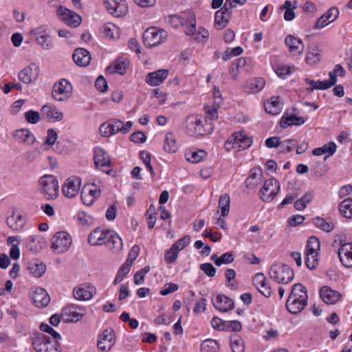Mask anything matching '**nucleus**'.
<instances>
[{"label":"nucleus","instance_id":"2","mask_svg":"<svg viewBox=\"0 0 352 352\" xmlns=\"http://www.w3.org/2000/svg\"><path fill=\"white\" fill-rule=\"evenodd\" d=\"M132 125L133 123L131 121L124 123L120 120H111L102 124L99 128V132L105 138L113 135L118 132L125 134L129 132Z\"/></svg>","mask_w":352,"mask_h":352},{"label":"nucleus","instance_id":"31","mask_svg":"<svg viewBox=\"0 0 352 352\" xmlns=\"http://www.w3.org/2000/svg\"><path fill=\"white\" fill-rule=\"evenodd\" d=\"M106 247L116 253L122 249L123 243L122 239L116 232L111 231L105 243Z\"/></svg>","mask_w":352,"mask_h":352},{"label":"nucleus","instance_id":"23","mask_svg":"<svg viewBox=\"0 0 352 352\" xmlns=\"http://www.w3.org/2000/svg\"><path fill=\"white\" fill-rule=\"evenodd\" d=\"M110 232L97 228L89 234L88 243L93 246L105 245Z\"/></svg>","mask_w":352,"mask_h":352},{"label":"nucleus","instance_id":"57","mask_svg":"<svg viewBox=\"0 0 352 352\" xmlns=\"http://www.w3.org/2000/svg\"><path fill=\"white\" fill-rule=\"evenodd\" d=\"M179 252L172 245L171 248L166 250L164 254V260L168 264L173 263L177 258Z\"/></svg>","mask_w":352,"mask_h":352},{"label":"nucleus","instance_id":"64","mask_svg":"<svg viewBox=\"0 0 352 352\" xmlns=\"http://www.w3.org/2000/svg\"><path fill=\"white\" fill-rule=\"evenodd\" d=\"M140 248L138 245H133L129 251L128 258L125 263L132 265L140 254Z\"/></svg>","mask_w":352,"mask_h":352},{"label":"nucleus","instance_id":"51","mask_svg":"<svg viewBox=\"0 0 352 352\" xmlns=\"http://www.w3.org/2000/svg\"><path fill=\"white\" fill-rule=\"evenodd\" d=\"M230 342L232 352H244L245 344L241 337L234 335L230 338Z\"/></svg>","mask_w":352,"mask_h":352},{"label":"nucleus","instance_id":"29","mask_svg":"<svg viewBox=\"0 0 352 352\" xmlns=\"http://www.w3.org/2000/svg\"><path fill=\"white\" fill-rule=\"evenodd\" d=\"M73 59L78 66L86 67L89 64L91 58L89 51L84 48H78L74 52Z\"/></svg>","mask_w":352,"mask_h":352},{"label":"nucleus","instance_id":"52","mask_svg":"<svg viewBox=\"0 0 352 352\" xmlns=\"http://www.w3.org/2000/svg\"><path fill=\"white\" fill-rule=\"evenodd\" d=\"M252 143V139L248 136L243 135L242 133L236 134L234 138V144L242 149L250 147Z\"/></svg>","mask_w":352,"mask_h":352},{"label":"nucleus","instance_id":"13","mask_svg":"<svg viewBox=\"0 0 352 352\" xmlns=\"http://www.w3.org/2000/svg\"><path fill=\"white\" fill-rule=\"evenodd\" d=\"M116 342V333L111 328L104 329L99 336L98 347L102 352L109 351Z\"/></svg>","mask_w":352,"mask_h":352},{"label":"nucleus","instance_id":"35","mask_svg":"<svg viewBox=\"0 0 352 352\" xmlns=\"http://www.w3.org/2000/svg\"><path fill=\"white\" fill-rule=\"evenodd\" d=\"M94 162L98 168L109 166L110 158L108 153L102 148H96L95 150Z\"/></svg>","mask_w":352,"mask_h":352},{"label":"nucleus","instance_id":"28","mask_svg":"<svg viewBox=\"0 0 352 352\" xmlns=\"http://www.w3.org/2000/svg\"><path fill=\"white\" fill-rule=\"evenodd\" d=\"M265 85V81L263 78H251L247 80L244 85V91L247 94H256L261 91Z\"/></svg>","mask_w":352,"mask_h":352},{"label":"nucleus","instance_id":"53","mask_svg":"<svg viewBox=\"0 0 352 352\" xmlns=\"http://www.w3.org/2000/svg\"><path fill=\"white\" fill-rule=\"evenodd\" d=\"M219 349V343L213 339L204 340L201 345L202 352H217Z\"/></svg>","mask_w":352,"mask_h":352},{"label":"nucleus","instance_id":"40","mask_svg":"<svg viewBox=\"0 0 352 352\" xmlns=\"http://www.w3.org/2000/svg\"><path fill=\"white\" fill-rule=\"evenodd\" d=\"M26 247L32 252H38L43 249V241L38 236H30L28 239Z\"/></svg>","mask_w":352,"mask_h":352},{"label":"nucleus","instance_id":"17","mask_svg":"<svg viewBox=\"0 0 352 352\" xmlns=\"http://www.w3.org/2000/svg\"><path fill=\"white\" fill-rule=\"evenodd\" d=\"M339 13L337 8L331 7L316 21L314 28L320 30L326 27L337 19Z\"/></svg>","mask_w":352,"mask_h":352},{"label":"nucleus","instance_id":"12","mask_svg":"<svg viewBox=\"0 0 352 352\" xmlns=\"http://www.w3.org/2000/svg\"><path fill=\"white\" fill-rule=\"evenodd\" d=\"M103 3L107 12L114 16H124L128 12L126 0H103Z\"/></svg>","mask_w":352,"mask_h":352},{"label":"nucleus","instance_id":"54","mask_svg":"<svg viewBox=\"0 0 352 352\" xmlns=\"http://www.w3.org/2000/svg\"><path fill=\"white\" fill-rule=\"evenodd\" d=\"M345 74L344 69L340 65H336L333 70L329 73V79L328 80L329 83H333V85H334L337 82V76H344Z\"/></svg>","mask_w":352,"mask_h":352},{"label":"nucleus","instance_id":"60","mask_svg":"<svg viewBox=\"0 0 352 352\" xmlns=\"http://www.w3.org/2000/svg\"><path fill=\"white\" fill-rule=\"evenodd\" d=\"M186 18H183L178 15H170L167 18L168 22L173 28H178L180 25H184Z\"/></svg>","mask_w":352,"mask_h":352},{"label":"nucleus","instance_id":"56","mask_svg":"<svg viewBox=\"0 0 352 352\" xmlns=\"http://www.w3.org/2000/svg\"><path fill=\"white\" fill-rule=\"evenodd\" d=\"M103 34L107 38H115L118 35V28L112 23L105 24L103 27Z\"/></svg>","mask_w":352,"mask_h":352},{"label":"nucleus","instance_id":"46","mask_svg":"<svg viewBox=\"0 0 352 352\" xmlns=\"http://www.w3.org/2000/svg\"><path fill=\"white\" fill-rule=\"evenodd\" d=\"M184 25H186V34L195 35L196 33V19L194 13L189 12L187 14Z\"/></svg>","mask_w":352,"mask_h":352},{"label":"nucleus","instance_id":"45","mask_svg":"<svg viewBox=\"0 0 352 352\" xmlns=\"http://www.w3.org/2000/svg\"><path fill=\"white\" fill-rule=\"evenodd\" d=\"M230 15L220 9L217 11L214 16V22L219 29H222L228 23Z\"/></svg>","mask_w":352,"mask_h":352},{"label":"nucleus","instance_id":"41","mask_svg":"<svg viewBox=\"0 0 352 352\" xmlns=\"http://www.w3.org/2000/svg\"><path fill=\"white\" fill-rule=\"evenodd\" d=\"M305 82L311 86L307 89V91L309 92L313 91L314 89L325 90L333 86V83H329V80L315 81L306 78Z\"/></svg>","mask_w":352,"mask_h":352},{"label":"nucleus","instance_id":"19","mask_svg":"<svg viewBox=\"0 0 352 352\" xmlns=\"http://www.w3.org/2000/svg\"><path fill=\"white\" fill-rule=\"evenodd\" d=\"M39 75V67L35 63L30 64L19 74L20 80L25 84H30L36 80Z\"/></svg>","mask_w":352,"mask_h":352},{"label":"nucleus","instance_id":"47","mask_svg":"<svg viewBox=\"0 0 352 352\" xmlns=\"http://www.w3.org/2000/svg\"><path fill=\"white\" fill-rule=\"evenodd\" d=\"M339 210L346 218H352V198H346L339 206Z\"/></svg>","mask_w":352,"mask_h":352},{"label":"nucleus","instance_id":"26","mask_svg":"<svg viewBox=\"0 0 352 352\" xmlns=\"http://www.w3.org/2000/svg\"><path fill=\"white\" fill-rule=\"evenodd\" d=\"M31 298L34 304L38 307H45L50 301V296L47 292L41 287L36 288L32 293Z\"/></svg>","mask_w":352,"mask_h":352},{"label":"nucleus","instance_id":"42","mask_svg":"<svg viewBox=\"0 0 352 352\" xmlns=\"http://www.w3.org/2000/svg\"><path fill=\"white\" fill-rule=\"evenodd\" d=\"M265 109L267 113L272 115L278 114L281 109V104L279 102V97H272L270 102L265 104Z\"/></svg>","mask_w":352,"mask_h":352},{"label":"nucleus","instance_id":"10","mask_svg":"<svg viewBox=\"0 0 352 352\" xmlns=\"http://www.w3.org/2000/svg\"><path fill=\"white\" fill-rule=\"evenodd\" d=\"M279 190L280 184L276 179H267L259 191L260 198L265 202H270L278 195Z\"/></svg>","mask_w":352,"mask_h":352},{"label":"nucleus","instance_id":"49","mask_svg":"<svg viewBox=\"0 0 352 352\" xmlns=\"http://www.w3.org/2000/svg\"><path fill=\"white\" fill-rule=\"evenodd\" d=\"M211 260L217 266H221L223 264H229L233 262L234 257L231 252H226L221 256L214 254L211 256Z\"/></svg>","mask_w":352,"mask_h":352},{"label":"nucleus","instance_id":"39","mask_svg":"<svg viewBox=\"0 0 352 352\" xmlns=\"http://www.w3.org/2000/svg\"><path fill=\"white\" fill-rule=\"evenodd\" d=\"M312 223L316 227L326 232H330L334 229V223L331 221L320 217L314 218Z\"/></svg>","mask_w":352,"mask_h":352},{"label":"nucleus","instance_id":"24","mask_svg":"<svg viewBox=\"0 0 352 352\" xmlns=\"http://www.w3.org/2000/svg\"><path fill=\"white\" fill-rule=\"evenodd\" d=\"M168 70L166 69H158L148 73L145 78L146 82L153 87L161 85L168 76Z\"/></svg>","mask_w":352,"mask_h":352},{"label":"nucleus","instance_id":"6","mask_svg":"<svg viewBox=\"0 0 352 352\" xmlns=\"http://www.w3.org/2000/svg\"><path fill=\"white\" fill-rule=\"evenodd\" d=\"M320 249V243L316 236L309 238L307 243L306 261L307 267L314 270L318 265V252Z\"/></svg>","mask_w":352,"mask_h":352},{"label":"nucleus","instance_id":"61","mask_svg":"<svg viewBox=\"0 0 352 352\" xmlns=\"http://www.w3.org/2000/svg\"><path fill=\"white\" fill-rule=\"evenodd\" d=\"M298 142L294 139H288L280 142V146L283 151L290 152L297 146Z\"/></svg>","mask_w":352,"mask_h":352},{"label":"nucleus","instance_id":"14","mask_svg":"<svg viewBox=\"0 0 352 352\" xmlns=\"http://www.w3.org/2000/svg\"><path fill=\"white\" fill-rule=\"evenodd\" d=\"M100 193V189L96 184H87L82 187L81 191L82 201L87 206H91Z\"/></svg>","mask_w":352,"mask_h":352},{"label":"nucleus","instance_id":"4","mask_svg":"<svg viewBox=\"0 0 352 352\" xmlns=\"http://www.w3.org/2000/svg\"><path fill=\"white\" fill-rule=\"evenodd\" d=\"M39 186L40 191L46 199H55L58 197V182L54 175H45L41 177Z\"/></svg>","mask_w":352,"mask_h":352},{"label":"nucleus","instance_id":"48","mask_svg":"<svg viewBox=\"0 0 352 352\" xmlns=\"http://www.w3.org/2000/svg\"><path fill=\"white\" fill-rule=\"evenodd\" d=\"M206 152L204 150L190 151L186 153V159L191 163H199L206 156Z\"/></svg>","mask_w":352,"mask_h":352},{"label":"nucleus","instance_id":"3","mask_svg":"<svg viewBox=\"0 0 352 352\" xmlns=\"http://www.w3.org/2000/svg\"><path fill=\"white\" fill-rule=\"evenodd\" d=\"M270 278L278 284H287L294 279L293 270L285 264L276 263L269 271Z\"/></svg>","mask_w":352,"mask_h":352},{"label":"nucleus","instance_id":"27","mask_svg":"<svg viewBox=\"0 0 352 352\" xmlns=\"http://www.w3.org/2000/svg\"><path fill=\"white\" fill-rule=\"evenodd\" d=\"M212 300L214 307L223 312L228 311L234 307L233 300L223 294L217 295L215 299Z\"/></svg>","mask_w":352,"mask_h":352},{"label":"nucleus","instance_id":"44","mask_svg":"<svg viewBox=\"0 0 352 352\" xmlns=\"http://www.w3.org/2000/svg\"><path fill=\"white\" fill-rule=\"evenodd\" d=\"M28 270L33 276L39 278L45 272L46 267L42 262L34 261L29 264Z\"/></svg>","mask_w":352,"mask_h":352},{"label":"nucleus","instance_id":"11","mask_svg":"<svg viewBox=\"0 0 352 352\" xmlns=\"http://www.w3.org/2000/svg\"><path fill=\"white\" fill-rule=\"evenodd\" d=\"M72 93V86L69 82L65 79H61L54 85L52 96L56 100L65 101L71 96Z\"/></svg>","mask_w":352,"mask_h":352},{"label":"nucleus","instance_id":"18","mask_svg":"<svg viewBox=\"0 0 352 352\" xmlns=\"http://www.w3.org/2000/svg\"><path fill=\"white\" fill-rule=\"evenodd\" d=\"M81 179L79 177L68 178L62 187L63 195L68 198L76 196L80 190Z\"/></svg>","mask_w":352,"mask_h":352},{"label":"nucleus","instance_id":"55","mask_svg":"<svg viewBox=\"0 0 352 352\" xmlns=\"http://www.w3.org/2000/svg\"><path fill=\"white\" fill-rule=\"evenodd\" d=\"M126 63L125 61L116 60L108 67V70L111 73H118L123 74L125 72Z\"/></svg>","mask_w":352,"mask_h":352},{"label":"nucleus","instance_id":"8","mask_svg":"<svg viewBox=\"0 0 352 352\" xmlns=\"http://www.w3.org/2000/svg\"><path fill=\"white\" fill-rule=\"evenodd\" d=\"M52 250L56 254L66 252L72 243V239L69 233L61 231L56 232L51 240Z\"/></svg>","mask_w":352,"mask_h":352},{"label":"nucleus","instance_id":"50","mask_svg":"<svg viewBox=\"0 0 352 352\" xmlns=\"http://www.w3.org/2000/svg\"><path fill=\"white\" fill-rule=\"evenodd\" d=\"M230 198L228 194H223L219 200V208L223 217H226L230 211Z\"/></svg>","mask_w":352,"mask_h":352},{"label":"nucleus","instance_id":"62","mask_svg":"<svg viewBox=\"0 0 352 352\" xmlns=\"http://www.w3.org/2000/svg\"><path fill=\"white\" fill-rule=\"evenodd\" d=\"M25 118L28 122L36 124L40 120V113L38 111L30 110L25 113Z\"/></svg>","mask_w":352,"mask_h":352},{"label":"nucleus","instance_id":"58","mask_svg":"<svg viewBox=\"0 0 352 352\" xmlns=\"http://www.w3.org/2000/svg\"><path fill=\"white\" fill-rule=\"evenodd\" d=\"M190 242V236L189 235H185L184 237L178 239L175 243L173 244L174 248H175L179 252L184 250Z\"/></svg>","mask_w":352,"mask_h":352},{"label":"nucleus","instance_id":"32","mask_svg":"<svg viewBox=\"0 0 352 352\" xmlns=\"http://www.w3.org/2000/svg\"><path fill=\"white\" fill-rule=\"evenodd\" d=\"M41 111L43 117L53 122L60 121L63 118V113L58 111L57 109L52 105H44Z\"/></svg>","mask_w":352,"mask_h":352},{"label":"nucleus","instance_id":"43","mask_svg":"<svg viewBox=\"0 0 352 352\" xmlns=\"http://www.w3.org/2000/svg\"><path fill=\"white\" fill-rule=\"evenodd\" d=\"M177 144L174 134L167 133L165 137L164 150L168 153H175L177 151Z\"/></svg>","mask_w":352,"mask_h":352},{"label":"nucleus","instance_id":"9","mask_svg":"<svg viewBox=\"0 0 352 352\" xmlns=\"http://www.w3.org/2000/svg\"><path fill=\"white\" fill-rule=\"evenodd\" d=\"M167 32L155 27L148 28L143 34V41L148 47H155L164 42L167 38Z\"/></svg>","mask_w":352,"mask_h":352},{"label":"nucleus","instance_id":"16","mask_svg":"<svg viewBox=\"0 0 352 352\" xmlns=\"http://www.w3.org/2000/svg\"><path fill=\"white\" fill-rule=\"evenodd\" d=\"M57 13L61 20L71 27L76 28L81 23L82 19L80 16L66 8L60 6L58 9Z\"/></svg>","mask_w":352,"mask_h":352},{"label":"nucleus","instance_id":"7","mask_svg":"<svg viewBox=\"0 0 352 352\" xmlns=\"http://www.w3.org/2000/svg\"><path fill=\"white\" fill-rule=\"evenodd\" d=\"M32 344L37 352H61L59 342L56 340L51 341L50 338L43 333H38Z\"/></svg>","mask_w":352,"mask_h":352},{"label":"nucleus","instance_id":"63","mask_svg":"<svg viewBox=\"0 0 352 352\" xmlns=\"http://www.w3.org/2000/svg\"><path fill=\"white\" fill-rule=\"evenodd\" d=\"M40 329L43 332H46L52 335L53 338L55 339V340H56L57 342L61 338L60 335L47 324H41Z\"/></svg>","mask_w":352,"mask_h":352},{"label":"nucleus","instance_id":"34","mask_svg":"<svg viewBox=\"0 0 352 352\" xmlns=\"http://www.w3.org/2000/svg\"><path fill=\"white\" fill-rule=\"evenodd\" d=\"M336 144L333 142H329L321 147L316 148L312 151V154L315 156L325 155L324 160L332 156L336 151Z\"/></svg>","mask_w":352,"mask_h":352},{"label":"nucleus","instance_id":"15","mask_svg":"<svg viewBox=\"0 0 352 352\" xmlns=\"http://www.w3.org/2000/svg\"><path fill=\"white\" fill-rule=\"evenodd\" d=\"M65 322H76L80 320L85 315V309L83 307L70 305L63 309Z\"/></svg>","mask_w":352,"mask_h":352},{"label":"nucleus","instance_id":"36","mask_svg":"<svg viewBox=\"0 0 352 352\" xmlns=\"http://www.w3.org/2000/svg\"><path fill=\"white\" fill-rule=\"evenodd\" d=\"M95 288L93 286L77 287L73 291L74 296L78 300H89L93 297Z\"/></svg>","mask_w":352,"mask_h":352},{"label":"nucleus","instance_id":"33","mask_svg":"<svg viewBox=\"0 0 352 352\" xmlns=\"http://www.w3.org/2000/svg\"><path fill=\"white\" fill-rule=\"evenodd\" d=\"M12 135L18 142L29 145L34 144L36 141V138L33 133L25 129L14 131Z\"/></svg>","mask_w":352,"mask_h":352},{"label":"nucleus","instance_id":"5","mask_svg":"<svg viewBox=\"0 0 352 352\" xmlns=\"http://www.w3.org/2000/svg\"><path fill=\"white\" fill-rule=\"evenodd\" d=\"M206 120L196 115H190L186 117L184 121V131L186 134L193 137H200L206 134L204 122Z\"/></svg>","mask_w":352,"mask_h":352},{"label":"nucleus","instance_id":"21","mask_svg":"<svg viewBox=\"0 0 352 352\" xmlns=\"http://www.w3.org/2000/svg\"><path fill=\"white\" fill-rule=\"evenodd\" d=\"M285 43L289 52L294 56H300L305 50L303 42L292 35H287L285 38Z\"/></svg>","mask_w":352,"mask_h":352},{"label":"nucleus","instance_id":"1","mask_svg":"<svg viewBox=\"0 0 352 352\" xmlns=\"http://www.w3.org/2000/svg\"><path fill=\"white\" fill-rule=\"evenodd\" d=\"M308 296L306 287L301 283H296L292 287L286 302V308L292 314L300 313L307 305Z\"/></svg>","mask_w":352,"mask_h":352},{"label":"nucleus","instance_id":"37","mask_svg":"<svg viewBox=\"0 0 352 352\" xmlns=\"http://www.w3.org/2000/svg\"><path fill=\"white\" fill-rule=\"evenodd\" d=\"M6 223L10 228L14 230H19L23 228L25 225V221L23 216L19 213H15L8 217L6 219Z\"/></svg>","mask_w":352,"mask_h":352},{"label":"nucleus","instance_id":"38","mask_svg":"<svg viewBox=\"0 0 352 352\" xmlns=\"http://www.w3.org/2000/svg\"><path fill=\"white\" fill-rule=\"evenodd\" d=\"M305 123V119L302 116H283L280 122V126L287 128V126L296 125L299 126Z\"/></svg>","mask_w":352,"mask_h":352},{"label":"nucleus","instance_id":"59","mask_svg":"<svg viewBox=\"0 0 352 352\" xmlns=\"http://www.w3.org/2000/svg\"><path fill=\"white\" fill-rule=\"evenodd\" d=\"M36 41L37 44L41 45L45 50H50L52 47L51 40L47 34L36 36Z\"/></svg>","mask_w":352,"mask_h":352},{"label":"nucleus","instance_id":"25","mask_svg":"<svg viewBox=\"0 0 352 352\" xmlns=\"http://www.w3.org/2000/svg\"><path fill=\"white\" fill-rule=\"evenodd\" d=\"M320 296L322 300L328 305H333L338 302L342 296L337 291L331 289L328 286H323L320 290Z\"/></svg>","mask_w":352,"mask_h":352},{"label":"nucleus","instance_id":"22","mask_svg":"<svg viewBox=\"0 0 352 352\" xmlns=\"http://www.w3.org/2000/svg\"><path fill=\"white\" fill-rule=\"evenodd\" d=\"M253 284L258 291L266 298H269L272 295V289L267 278L263 273H257L252 280Z\"/></svg>","mask_w":352,"mask_h":352},{"label":"nucleus","instance_id":"30","mask_svg":"<svg viewBox=\"0 0 352 352\" xmlns=\"http://www.w3.org/2000/svg\"><path fill=\"white\" fill-rule=\"evenodd\" d=\"M321 51L316 43H311L307 48L305 62L308 65H314L320 62Z\"/></svg>","mask_w":352,"mask_h":352},{"label":"nucleus","instance_id":"20","mask_svg":"<svg viewBox=\"0 0 352 352\" xmlns=\"http://www.w3.org/2000/svg\"><path fill=\"white\" fill-rule=\"evenodd\" d=\"M338 254L340 261L344 267H352V243L341 244Z\"/></svg>","mask_w":352,"mask_h":352}]
</instances>
